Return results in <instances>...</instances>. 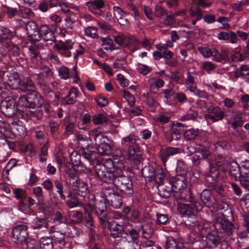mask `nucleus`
Returning <instances> with one entry per match:
<instances>
[{
  "instance_id": "nucleus-1",
  "label": "nucleus",
  "mask_w": 249,
  "mask_h": 249,
  "mask_svg": "<svg viewBox=\"0 0 249 249\" xmlns=\"http://www.w3.org/2000/svg\"><path fill=\"white\" fill-rule=\"evenodd\" d=\"M171 185L176 197L177 209L183 217H190L195 214L202 209L200 203L194 204V198L190 192L185 196L184 189L186 187V178L183 175H178L171 181Z\"/></svg>"
},
{
  "instance_id": "nucleus-5",
  "label": "nucleus",
  "mask_w": 249,
  "mask_h": 249,
  "mask_svg": "<svg viewBox=\"0 0 249 249\" xmlns=\"http://www.w3.org/2000/svg\"><path fill=\"white\" fill-rule=\"evenodd\" d=\"M114 185L125 194H131L133 192L132 183L130 179L124 176H118L113 182Z\"/></svg>"
},
{
  "instance_id": "nucleus-4",
  "label": "nucleus",
  "mask_w": 249,
  "mask_h": 249,
  "mask_svg": "<svg viewBox=\"0 0 249 249\" xmlns=\"http://www.w3.org/2000/svg\"><path fill=\"white\" fill-rule=\"evenodd\" d=\"M127 224L124 226L116 221H112L108 224V228L111 236L115 239L120 238L121 243L125 245L127 243V239L125 236L124 227H126Z\"/></svg>"
},
{
  "instance_id": "nucleus-45",
  "label": "nucleus",
  "mask_w": 249,
  "mask_h": 249,
  "mask_svg": "<svg viewBox=\"0 0 249 249\" xmlns=\"http://www.w3.org/2000/svg\"><path fill=\"white\" fill-rule=\"evenodd\" d=\"M113 170L117 176L121 175L122 172L125 169V165L123 160H119L116 162H113Z\"/></svg>"
},
{
  "instance_id": "nucleus-34",
  "label": "nucleus",
  "mask_w": 249,
  "mask_h": 249,
  "mask_svg": "<svg viewBox=\"0 0 249 249\" xmlns=\"http://www.w3.org/2000/svg\"><path fill=\"white\" fill-rule=\"evenodd\" d=\"M221 228L223 231L230 233L234 229V225L229 220L226 219L221 220V222L216 224V226Z\"/></svg>"
},
{
  "instance_id": "nucleus-30",
  "label": "nucleus",
  "mask_w": 249,
  "mask_h": 249,
  "mask_svg": "<svg viewBox=\"0 0 249 249\" xmlns=\"http://www.w3.org/2000/svg\"><path fill=\"white\" fill-rule=\"evenodd\" d=\"M180 136V133L177 128L172 127L165 133L166 139L169 142H172L173 140H178Z\"/></svg>"
},
{
  "instance_id": "nucleus-50",
  "label": "nucleus",
  "mask_w": 249,
  "mask_h": 249,
  "mask_svg": "<svg viewBox=\"0 0 249 249\" xmlns=\"http://www.w3.org/2000/svg\"><path fill=\"white\" fill-rule=\"evenodd\" d=\"M65 121L66 123L65 133L67 135H70L72 134L73 131L74 124L73 123L70 121L69 116L65 117Z\"/></svg>"
},
{
  "instance_id": "nucleus-53",
  "label": "nucleus",
  "mask_w": 249,
  "mask_h": 249,
  "mask_svg": "<svg viewBox=\"0 0 249 249\" xmlns=\"http://www.w3.org/2000/svg\"><path fill=\"white\" fill-rule=\"evenodd\" d=\"M155 15L160 18L167 15L166 9L162 7L160 5H157L155 8Z\"/></svg>"
},
{
  "instance_id": "nucleus-36",
  "label": "nucleus",
  "mask_w": 249,
  "mask_h": 249,
  "mask_svg": "<svg viewBox=\"0 0 249 249\" xmlns=\"http://www.w3.org/2000/svg\"><path fill=\"white\" fill-rule=\"evenodd\" d=\"M104 5V2L103 0H94L93 1L86 2V5L92 12H94L96 9L102 8Z\"/></svg>"
},
{
  "instance_id": "nucleus-9",
  "label": "nucleus",
  "mask_w": 249,
  "mask_h": 249,
  "mask_svg": "<svg viewBox=\"0 0 249 249\" xmlns=\"http://www.w3.org/2000/svg\"><path fill=\"white\" fill-rule=\"evenodd\" d=\"M15 106L16 101L12 98L3 100L0 105L1 112L4 115L11 117L15 114L17 109Z\"/></svg>"
},
{
  "instance_id": "nucleus-63",
  "label": "nucleus",
  "mask_w": 249,
  "mask_h": 249,
  "mask_svg": "<svg viewBox=\"0 0 249 249\" xmlns=\"http://www.w3.org/2000/svg\"><path fill=\"white\" fill-rule=\"evenodd\" d=\"M18 209L24 213H29L31 211L30 208L24 202L23 199L19 201Z\"/></svg>"
},
{
  "instance_id": "nucleus-22",
  "label": "nucleus",
  "mask_w": 249,
  "mask_h": 249,
  "mask_svg": "<svg viewBox=\"0 0 249 249\" xmlns=\"http://www.w3.org/2000/svg\"><path fill=\"white\" fill-rule=\"evenodd\" d=\"M12 33L7 28L0 27V42L3 45L9 44L11 43Z\"/></svg>"
},
{
  "instance_id": "nucleus-6",
  "label": "nucleus",
  "mask_w": 249,
  "mask_h": 249,
  "mask_svg": "<svg viewBox=\"0 0 249 249\" xmlns=\"http://www.w3.org/2000/svg\"><path fill=\"white\" fill-rule=\"evenodd\" d=\"M5 79L6 83L13 89H17L20 82V78L18 73L13 67H10L4 73Z\"/></svg>"
},
{
  "instance_id": "nucleus-46",
  "label": "nucleus",
  "mask_w": 249,
  "mask_h": 249,
  "mask_svg": "<svg viewBox=\"0 0 249 249\" xmlns=\"http://www.w3.org/2000/svg\"><path fill=\"white\" fill-rule=\"evenodd\" d=\"M40 247L41 249H53V245L52 240L49 237H43L40 239Z\"/></svg>"
},
{
  "instance_id": "nucleus-55",
  "label": "nucleus",
  "mask_w": 249,
  "mask_h": 249,
  "mask_svg": "<svg viewBox=\"0 0 249 249\" xmlns=\"http://www.w3.org/2000/svg\"><path fill=\"white\" fill-rule=\"evenodd\" d=\"M68 197L69 198L67 200L66 203L70 209L78 206V201L76 197L71 196L70 194L69 195Z\"/></svg>"
},
{
  "instance_id": "nucleus-23",
  "label": "nucleus",
  "mask_w": 249,
  "mask_h": 249,
  "mask_svg": "<svg viewBox=\"0 0 249 249\" xmlns=\"http://www.w3.org/2000/svg\"><path fill=\"white\" fill-rule=\"evenodd\" d=\"M121 144L124 146L128 147V148L138 146L136 142V137L132 134L123 138L121 140Z\"/></svg>"
},
{
  "instance_id": "nucleus-64",
  "label": "nucleus",
  "mask_w": 249,
  "mask_h": 249,
  "mask_svg": "<svg viewBox=\"0 0 249 249\" xmlns=\"http://www.w3.org/2000/svg\"><path fill=\"white\" fill-rule=\"evenodd\" d=\"M155 177L154 180L161 182L165 177V172L162 169H158L156 171Z\"/></svg>"
},
{
  "instance_id": "nucleus-19",
  "label": "nucleus",
  "mask_w": 249,
  "mask_h": 249,
  "mask_svg": "<svg viewBox=\"0 0 249 249\" xmlns=\"http://www.w3.org/2000/svg\"><path fill=\"white\" fill-rule=\"evenodd\" d=\"M10 128L16 136H21L25 134V128L23 125L22 122L18 120L12 121L11 123Z\"/></svg>"
},
{
  "instance_id": "nucleus-62",
  "label": "nucleus",
  "mask_w": 249,
  "mask_h": 249,
  "mask_svg": "<svg viewBox=\"0 0 249 249\" xmlns=\"http://www.w3.org/2000/svg\"><path fill=\"white\" fill-rule=\"evenodd\" d=\"M39 69L41 71V73L44 74L46 78H49L51 77L53 75V72L52 70L47 66H41Z\"/></svg>"
},
{
  "instance_id": "nucleus-61",
  "label": "nucleus",
  "mask_w": 249,
  "mask_h": 249,
  "mask_svg": "<svg viewBox=\"0 0 249 249\" xmlns=\"http://www.w3.org/2000/svg\"><path fill=\"white\" fill-rule=\"evenodd\" d=\"M14 194L15 197L17 199L22 200L25 198L26 196V192L24 190L18 188L14 190Z\"/></svg>"
},
{
  "instance_id": "nucleus-16",
  "label": "nucleus",
  "mask_w": 249,
  "mask_h": 249,
  "mask_svg": "<svg viewBox=\"0 0 249 249\" xmlns=\"http://www.w3.org/2000/svg\"><path fill=\"white\" fill-rule=\"evenodd\" d=\"M18 88L23 92H31V96H36V94H37L36 92L33 82L28 78H24L20 81Z\"/></svg>"
},
{
  "instance_id": "nucleus-25",
  "label": "nucleus",
  "mask_w": 249,
  "mask_h": 249,
  "mask_svg": "<svg viewBox=\"0 0 249 249\" xmlns=\"http://www.w3.org/2000/svg\"><path fill=\"white\" fill-rule=\"evenodd\" d=\"M197 50L199 53L204 57L209 58L213 57V60H214L215 49H210L207 46H199Z\"/></svg>"
},
{
  "instance_id": "nucleus-33",
  "label": "nucleus",
  "mask_w": 249,
  "mask_h": 249,
  "mask_svg": "<svg viewBox=\"0 0 249 249\" xmlns=\"http://www.w3.org/2000/svg\"><path fill=\"white\" fill-rule=\"evenodd\" d=\"M214 60L217 62H221L222 60H227L229 57V50L226 49H221L220 53L215 49Z\"/></svg>"
},
{
  "instance_id": "nucleus-17",
  "label": "nucleus",
  "mask_w": 249,
  "mask_h": 249,
  "mask_svg": "<svg viewBox=\"0 0 249 249\" xmlns=\"http://www.w3.org/2000/svg\"><path fill=\"white\" fill-rule=\"evenodd\" d=\"M115 42L123 47H126L129 43L138 44V40L135 37L129 38L122 34L114 35Z\"/></svg>"
},
{
  "instance_id": "nucleus-21",
  "label": "nucleus",
  "mask_w": 249,
  "mask_h": 249,
  "mask_svg": "<svg viewBox=\"0 0 249 249\" xmlns=\"http://www.w3.org/2000/svg\"><path fill=\"white\" fill-rule=\"evenodd\" d=\"M220 241L219 236L217 234V231H214L207 234L206 241L208 245L211 247L215 248L219 244Z\"/></svg>"
},
{
  "instance_id": "nucleus-58",
  "label": "nucleus",
  "mask_w": 249,
  "mask_h": 249,
  "mask_svg": "<svg viewBox=\"0 0 249 249\" xmlns=\"http://www.w3.org/2000/svg\"><path fill=\"white\" fill-rule=\"evenodd\" d=\"M106 117L101 113L96 114L93 118V122L95 124H100L107 121Z\"/></svg>"
},
{
  "instance_id": "nucleus-49",
  "label": "nucleus",
  "mask_w": 249,
  "mask_h": 249,
  "mask_svg": "<svg viewBox=\"0 0 249 249\" xmlns=\"http://www.w3.org/2000/svg\"><path fill=\"white\" fill-rule=\"evenodd\" d=\"M71 160L74 167H80L81 160L80 155L77 152H73L71 155Z\"/></svg>"
},
{
  "instance_id": "nucleus-28",
  "label": "nucleus",
  "mask_w": 249,
  "mask_h": 249,
  "mask_svg": "<svg viewBox=\"0 0 249 249\" xmlns=\"http://www.w3.org/2000/svg\"><path fill=\"white\" fill-rule=\"evenodd\" d=\"M200 198L202 202V203L197 202L194 199V201L193 202L194 204H195L196 202L197 203H200L202 205V208L203 207L204 205L210 206V201L211 200V192L210 191L208 190H203L201 194Z\"/></svg>"
},
{
  "instance_id": "nucleus-56",
  "label": "nucleus",
  "mask_w": 249,
  "mask_h": 249,
  "mask_svg": "<svg viewBox=\"0 0 249 249\" xmlns=\"http://www.w3.org/2000/svg\"><path fill=\"white\" fill-rule=\"evenodd\" d=\"M70 216L73 218L76 223H79L83 219V214L81 212L77 211H71L70 213Z\"/></svg>"
},
{
  "instance_id": "nucleus-32",
  "label": "nucleus",
  "mask_w": 249,
  "mask_h": 249,
  "mask_svg": "<svg viewBox=\"0 0 249 249\" xmlns=\"http://www.w3.org/2000/svg\"><path fill=\"white\" fill-rule=\"evenodd\" d=\"M48 222L44 219L36 218L32 222V226L35 229H42L48 228Z\"/></svg>"
},
{
  "instance_id": "nucleus-24",
  "label": "nucleus",
  "mask_w": 249,
  "mask_h": 249,
  "mask_svg": "<svg viewBox=\"0 0 249 249\" xmlns=\"http://www.w3.org/2000/svg\"><path fill=\"white\" fill-rule=\"evenodd\" d=\"M241 113L240 112H237L233 114L230 120L228 121L233 129H235L238 127L241 126L243 124L244 121L241 116Z\"/></svg>"
},
{
  "instance_id": "nucleus-47",
  "label": "nucleus",
  "mask_w": 249,
  "mask_h": 249,
  "mask_svg": "<svg viewBox=\"0 0 249 249\" xmlns=\"http://www.w3.org/2000/svg\"><path fill=\"white\" fill-rule=\"evenodd\" d=\"M199 133L198 129L191 128L185 132L184 137L189 140H193L198 136Z\"/></svg>"
},
{
  "instance_id": "nucleus-18",
  "label": "nucleus",
  "mask_w": 249,
  "mask_h": 249,
  "mask_svg": "<svg viewBox=\"0 0 249 249\" xmlns=\"http://www.w3.org/2000/svg\"><path fill=\"white\" fill-rule=\"evenodd\" d=\"M224 117V111L218 107H213L212 108H210L209 114L206 115L207 119L213 122L221 120Z\"/></svg>"
},
{
  "instance_id": "nucleus-40",
  "label": "nucleus",
  "mask_w": 249,
  "mask_h": 249,
  "mask_svg": "<svg viewBox=\"0 0 249 249\" xmlns=\"http://www.w3.org/2000/svg\"><path fill=\"white\" fill-rule=\"evenodd\" d=\"M55 227L54 226H52L51 229V231L52 232H53L54 234L53 237L54 240L59 243L60 244H64L65 243V237L66 235L65 233L64 232H60L59 231H55Z\"/></svg>"
},
{
  "instance_id": "nucleus-10",
  "label": "nucleus",
  "mask_w": 249,
  "mask_h": 249,
  "mask_svg": "<svg viewBox=\"0 0 249 249\" xmlns=\"http://www.w3.org/2000/svg\"><path fill=\"white\" fill-rule=\"evenodd\" d=\"M73 43L71 40L59 41L55 44L54 47L62 56L69 57L71 55L70 50L72 49Z\"/></svg>"
},
{
  "instance_id": "nucleus-52",
  "label": "nucleus",
  "mask_w": 249,
  "mask_h": 249,
  "mask_svg": "<svg viewBox=\"0 0 249 249\" xmlns=\"http://www.w3.org/2000/svg\"><path fill=\"white\" fill-rule=\"evenodd\" d=\"M138 71L142 75H146L151 71V68L147 65L139 63L137 65Z\"/></svg>"
},
{
  "instance_id": "nucleus-59",
  "label": "nucleus",
  "mask_w": 249,
  "mask_h": 249,
  "mask_svg": "<svg viewBox=\"0 0 249 249\" xmlns=\"http://www.w3.org/2000/svg\"><path fill=\"white\" fill-rule=\"evenodd\" d=\"M85 220L86 225L88 227H90L89 229V231L92 233V232L93 231V228H94L95 226L94 225L93 220L91 214H85Z\"/></svg>"
},
{
  "instance_id": "nucleus-26",
  "label": "nucleus",
  "mask_w": 249,
  "mask_h": 249,
  "mask_svg": "<svg viewBox=\"0 0 249 249\" xmlns=\"http://www.w3.org/2000/svg\"><path fill=\"white\" fill-rule=\"evenodd\" d=\"M78 94L76 88H72L69 91V94L63 100V103L66 104H72L75 102Z\"/></svg>"
},
{
  "instance_id": "nucleus-14",
  "label": "nucleus",
  "mask_w": 249,
  "mask_h": 249,
  "mask_svg": "<svg viewBox=\"0 0 249 249\" xmlns=\"http://www.w3.org/2000/svg\"><path fill=\"white\" fill-rule=\"evenodd\" d=\"M187 242L182 240L176 241L172 237H168L166 242V249H189Z\"/></svg>"
},
{
  "instance_id": "nucleus-7",
  "label": "nucleus",
  "mask_w": 249,
  "mask_h": 249,
  "mask_svg": "<svg viewBox=\"0 0 249 249\" xmlns=\"http://www.w3.org/2000/svg\"><path fill=\"white\" fill-rule=\"evenodd\" d=\"M27 230V226L24 225H19L14 227L12 231L14 242L20 244L25 243L28 236Z\"/></svg>"
},
{
  "instance_id": "nucleus-15",
  "label": "nucleus",
  "mask_w": 249,
  "mask_h": 249,
  "mask_svg": "<svg viewBox=\"0 0 249 249\" xmlns=\"http://www.w3.org/2000/svg\"><path fill=\"white\" fill-rule=\"evenodd\" d=\"M180 152L181 150L179 148L168 147L161 149L160 151L159 156L165 165L170 156H174Z\"/></svg>"
},
{
  "instance_id": "nucleus-13",
  "label": "nucleus",
  "mask_w": 249,
  "mask_h": 249,
  "mask_svg": "<svg viewBox=\"0 0 249 249\" xmlns=\"http://www.w3.org/2000/svg\"><path fill=\"white\" fill-rule=\"evenodd\" d=\"M142 154L138 146L128 149V152L125 156V159L129 161L131 165H136L140 162Z\"/></svg>"
},
{
  "instance_id": "nucleus-2",
  "label": "nucleus",
  "mask_w": 249,
  "mask_h": 249,
  "mask_svg": "<svg viewBox=\"0 0 249 249\" xmlns=\"http://www.w3.org/2000/svg\"><path fill=\"white\" fill-rule=\"evenodd\" d=\"M113 161L110 159L104 160L102 163L96 165V173L101 180L107 183H113L117 177L113 170Z\"/></svg>"
},
{
  "instance_id": "nucleus-48",
  "label": "nucleus",
  "mask_w": 249,
  "mask_h": 249,
  "mask_svg": "<svg viewBox=\"0 0 249 249\" xmlns=\"http://www.w3.org/2000/svg\"><path fill=\"white\" fill-rule=\"evenodd\" d=\"M58 73L60 77L66 80L71 77V73H70L69 69L64 66H61L58 69Z\"/></svg>"
},
{
  "instance_id": "nucleus-44",
  "label": "nucleus",
  "mask_w": 249,
  "mask_h": 249,
  "mask_svg": "<svg viewBox=\"0 0 249 249\" xmlns=\"http://www.w3.org/2000/svg\"><path fill=\"white\" fill-rule=\"evenodd\" d=\"M110 205L115 209L119 208L122 204V197L119 195H116L113 194L110 200Z\"/></svg>"
},
{
  "instance_id": "nucleus-29",
  "label": "nucleus",
  "mask_w": 249,
  "mask_h": 249,
  "mask_svg": "<svg viewBox=\"0 0 249 249\" xmlns=\"http://www.w3.org/2000/svg\"><path fill=\"white\" fill-rule=\"evenodd\" d=\"M155 171L153 167L150 165L145 166L142 169V175L144 178H147L148 181L154 180Z\"/></svg>"
},
{
  "instance_id": "nucleus-42",
  "label": "nucleus",
  "mask_w": 249,
  "mask_h": 249,
  "mask_svg": "<svg viewBox=\"0 0 249 249\" xmlns=\"http://www.w3.org/2000/svg\"><path fill=\"white\" fill-rule=\"evenodd\" d=\"M108 141H107L98 146H97V151L98 154L101 155H106L109 153L111 149V147L108 143Z\"/></svg>"
},
{
  "instance_id": "nucleus-12",
  "label": "nucleus",
  "mask_w": 249,
  "mask_h": 249,
  "mask_svg": "<svg viewBox=\"0 0 249 249\" xmlns=\"http://www.w3.org/2000/svg\"><path fill=\"white\" fill-rule=\"evenodd\" d=\"M217 166L219 167L221 166V169L223 172H229V174L233 176L235 180H237V178L242 173L240 171L239 165L234 161H231L229 163H227L226 165L225 164H224L223 166L218 164Z\"/></svg>"
},
{
  "instance_id": "nucleus-11",
  "label": "nucleus",
  "mask_w": 249,
  "mask_h": 249,
  "mask_svg": "<svg viewBox=\"0 0 249 249\" xmlns=\"http://www.w3.org/2000/svg\"><path fill=\"white\" fill-rule=\"evenodd\" d=\"M26 28L29 40L32 44H35L40 40L39 29L36 24L34 21L29 22L26 25Z\"/></svg>"
},
{
  "instance_id": "nucleus-31",
  "label": "nucleus",
  "mask_w": 249,
  "mask_h": 249,
  "mask_svg": "<svg viewBox=\"0 0 249 249\" xmlns=\"http://www.w3.org/2000/svg\"><path fill=\"white\" fill-rule=\"evenodd\" d=\"M186 89L196 96L202 98L203 99H207L209 97V95L206 92L198 89L196 86H188L186 87Z\"/></svg>"
},
{
  "instance_id": "nucleus-43",
  "label": "nucleus",
  "mask_w": 249,
  "mask_h": 249,
  "mask_svg": "<svg viewBox=\"0 0 249 249\" xmlns=\"http://www.w3.org/2000/svg\"><path fill=\"white\" fill-rule=\"evenodd\" d=\"M158 189L160 195L162 197H169L171 193V188L170 187H167L163 184H160L158 186Z\"/></svg>"
},
{
  "instance_id": "nucleus-51",
  "label": "nucleus",
  "mask_w": 249,
  "mask_h": 249,
  "mask_svg": "<svg viewBox=\"0 0 249 249\" xmlns=\"http://www.w3.org/2000/svg\"><path fill=\"white\" fill-rule=\"evenodd\" d=\"M123 96L124 99L127 102L128 105L130 107H132L135 105V97L129 92L126 90H124Z\"/></svg>"
},
{
  "instance_id": "nucleus-37",
  "label": "nucleus",
  "mask_w": 249,
  "mask_h": 249,
  "mask_svg": "<svg viewBox=\"0 0 249 249\" xmlns=\"http://www.w3.org/2000/svg\"><path fill=\"white\" fill-rule=\"evenodd\" d=\"M238 178L241 186L249 191V173H242Z\"/></svg>"
},
{
  "instance_id": "nucleus-60",
  "label": "nucleus",
  "mask_w": 249,
  "mask_h": 249,
  "mask_svg": "<svg viewBox=\"0 0 249 249\" xmlns=\"http://www.w3.org/2000/svg\"><path fill=\"white\" fill-rule=\"evenodd\" d=\"M84 32L87 36L91 38H94L97 36V29L93 27H88L85 28Z\"/></svg>"
},
{
  "instance_id": "nucleus-35",
  "label": "nucleus",
  "mask_w": 249,
  "mask_h": 249,
  "mask_svg": "<svg viewBox=\"0 0 249 249\" xmlns=\"http://www.w3.org/2000/svg\"><path fill=\"white\" fill-rule=\"evenodd\" d=\"M212 225L208 222H199L197 224V228L200 232L201 236H205L210 232V228Z\"/></svg>"
},
{
  "instance_id": "nucleus-8",
  "label": "nucleus",
  "mask_w": 249,
  "mask_h": 249,
  "mask_svg": "<svg viewBox=\"0 0 249 249\" xmlns=\"http://www.w3.org/2000/svg\"><path fill=\"white\" fill-rule=\"evenodd\" d=\"M72 189L78 195L85 197L89 193L87 184L78 178H73L70 180Z\"/></svg>"
},
{
  "instance_id": "nucleus-57",
  "label": "nucleus",
  "mask_w": 249,
  "mask_h": 249,
  "mask_svg": "<svg viewBox=\"0 0 249 249\" xmlns=\"http://www.w3.org/2000/svg\"><path fill=\"white\" fill-rule=\"evenodd\" d=\"M33 44L34 45H32L29 47V50L30 52L31 59L40 57L38 50V49L39 48V45H37V46H36V44Z\"/></svg>"
},
{
  "instance_id": "nucleus-38",
  "label": "nucleus",
  "mask_w": 249,
  "mask_h": 249,
  "mask_svg": "<svg viewBox=\"0 0 249 249\" xmlns=\"http://www.w3.org/2000/svg\"><path fill=\"white\" fill-rule=\"evenodd\" d=\"M143 229L142 237L144 239L152 238L154 232V229L151 224L142 226Z\"/></svg>"
},
{
  "instance_id": "nucleus-54",
  "label": "nucleus",
  "mask_w": 249,
  "mask_h": 249,
  "mask_svg": "<svg viewBox=\"0 0 249 249\" xmlns=\"http://www.w3.org/2000/svg\"><path fill=\"white\" fill-rule=\"evenodd\" d=\"M54 184L57 189V192L61 198L63 200H65L66 197L63 194V186L62 183L58 180H55L54 181Z\"/></svg>"
},
{
  "instance_id": "nucleus-41",
  "label": "nucleus",
  "mask_w": 249,
  "mask_h": 249,
  "mask_svg": "<svg viewBox=\"0 0 249 249\" xmlns=\"http://www.w3.org/2000/svg\"><path fill=\"white\" fill-rule=\"evenodd\" d=\"M76 140L79 147L83 149L87 148L89 146V142L90 141L89 138H85L80 135H78L76 136Z\"/></svg>"
},
{
  "instance_id": "nucleus-3",
  "label": "nucleus",
  "mask_w": 249,
  "mask_h": 249,
  "mask_svg": "<svg viewBox=\"0 0 249 249\" xmlns=\"http://www.w3.org/2000/svg\"><path fill=\"white\" fill-rule=\"evenodd\" d=\"M31 96L26 97L22 96L20 97L18 101L17 106V109L20 111H27L29 108H34L36 105H40L42 102V98L39 94H36V96L32 99Z\"/></svg>"
},
{
  "instance_id": "nucleus-20",
  "label": "nucleus",
  "mask_w": 249,
  "mask_h": 249,
  "mask_svg": "<svg viewBox=\"0 0 249 249\" xmlns=\"http://www.w3.org/2000/svg\"><path fill=\"white\" fill-rule=\"evenodd\" d=\"M90 136L94 138L96 146H98L107 141H109L107 137L104 135L100 130L95 128L89 132Z\"/></svg>"
},
{
  "instance_id": "nucleus-39",
  "label": "nucleus",
  "mask_w": 249,
  "mask_h": 249,
  "mask_svg": "<svg viewBox=\"0 0 249 249\" xmlns=\"http://www.w3.org/2000/svg\"><path fill=\"white\" fill-rule=\"evenodd\" d=\"M124 236L129 237L132 243L137 244L139 238V232L136 229H132L128 232H125Z\"/></svg>"
},
{
  "instance_id": "nucleus-27",
  "label": "nucleus",
  "mask_w": 249,
  "mask_h": 249,
  "mask_svg": "<svg viewBox=\"0 0 249 249\" xmlns=\"http://www.w3.org/2000/svg\"><path fill=\"white\" fill-rule=\"evenodd\" d=\"M218 173V170L216 167H210L209 172L205 175L206 181L209 184H213L216 182Z\"/></svg>"
}]
</instances>
